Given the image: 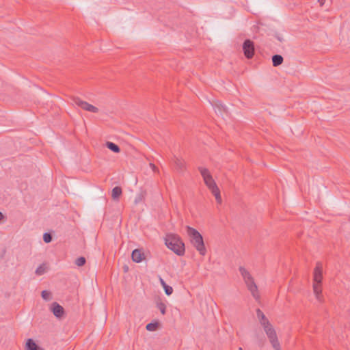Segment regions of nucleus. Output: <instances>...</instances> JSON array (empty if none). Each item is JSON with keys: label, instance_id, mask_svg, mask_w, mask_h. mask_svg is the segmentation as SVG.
Wrapping results in <instances>:
<instances>
[{"label": "nucleus", "instance_id": "obj_1", "mask_svg": "<svg viewBox=\"0 0 350 350\" xmlns=\"http://www.w3.org/2000/svg\"><path fill=\"white\" fill-rule=\"evenodd\" d=\"M198 170L203 178L204 184L215 196L217 202L218 204H221V198L220 195V191L215 181L213 178L210 171L207 168L203 167H198Z\"/></svg>", "mask_w": 350, "mask_h": 350}, {"label": "nucleus", "instance_id": "obj_2", "mask_svg": "<svg viewBox=\"0 0 350 350\" xmlns=\"http://www.w3.org/2000/svg\"><path fill=\"white\" fill-rule=\"evenodd\" d=\"M323 280V265L318 262L313 273V293L317 300L322 303L323 301V296L322 295L321 282Z\"/></svg>", "mask_w": 350, "mask_h": 350}, {"label": "nucleus", "instance_id": "obj_3", "mask_svg": "<svg viewBox=\"0 0 350 350\" xmlns=\"http://www.w3.org/2000/svg\"><path fill=\"white\" fill-rule=\"evenodd\" d=\"M165 244L167 247L178 256H183L185 252V243L176 234H167L165 237Z\"/></svg>", "mask_w": 350, "mask_h": 350}, {"label": "nucleus", "instance_id": "obj_4", "mask_svg": "<svg viewBox=\"0 0 350 350\" xmlns=\"http://www.w3.org/2000/svg\"><path fill=\"white\" fill-rule=\"evenodd\" d=\"M239 271L240 272L241 275L243 278V280L247 288V289L250 291L252 295L256 300H259L260 295L258 290V286L254 282V279L252 277L250 272L245 269L244 267H239Z\"/></svg>", "mask_w": 350, "mask_h": 350}, {"label": "nucleus", "instance_id": "obj_5", "mask_svg": "<svg viewBox=\"0 0 350 350\" xmlns=\"http://www.w3.org/2000/svg\"><path fill=\"white\" fill-rule=\"evenodd\" d=\"M187 233L190 237L191 242L193 247L199 252L200 255L204 256L206 253V249L204 243L203 238L200 232L196 229L187 226Z\"/></svg>", "mask_w": 350, "mask_h": 350}, {"label": "nucleus", "instance_id": "obj_6", "mask_svg": "<svg viewBox=\"0 0 350 350\" xmlns=\"http://www.w3.org/2000/svg\"><path fill=\"white\" fill-rule=\"evenodd\" d=\"M263 329L273 348L275 350H281L280 344L279 342L276 332L273 328V325H271L267 326L265 327H263Z\"/></svg>", "mask_w": 350, "mask_h": 350}, {"label": "nucleus", "instance_id": "obj_7", "mask_svg": "<svg viewBox=\"0 0 350 350\" xmlns=\"http://www.w3.org/2000/svg\"><path fill=\"white\" fill-rule=\"evenodd\" d=\"M72 104L77 105L78 107H81V109L90 111L92 113H97L98 112V109L92 105L87 103L86 101L82 100L81 98L78 97H72Z\"/></svg>", "mask_w": 350, "mask_h": 350}, {"label": "nucleus", "instance_id": "obj_8", "mask_svg": "<svg viewBox=\"0 0 350 350\" xmlns=\"http://www.w3.org/2000/svg\"><path fill=\"white\" fill-rule=\"evenodd\" d=\"M243 51L245 56L247 59H251L254 55V42L247 39L245 40L243 44Z\"/></svg>", "mask_w": 350, "mask_h": 350}, {"label": "nucleus", "instance_id": "obj_9", "mask_svg": "<svg viewBox=\"0 0 350 350\" xmlns=\"http://www.w3.org/2000/svg\"><path fill=\"white\" fill-rule=\"evenodd\" d=\"M51 310L57 318H62L64 314V308L57 302L51 304Z\"/></svg>", "mask_w": 350, "mask_h": 350}, {"label": "nucleus", "instance_id": "obj_10", "mask_svg": "<svg viewBox=\"0 0 350 350\" xmlns=\"http://www.w3.org/2000/svg\"><path fill=\"white\" fill-rule=\"evenodd\" d=\"M131 258L134 262L139 263L145 259V255L142 250L135 249L132 252Z\"/></svg>", "mask_w": 350, "mask_h": 350}, {"label": "nucleus", "instance_id": "obj_11", "mask_svg": "<svg viewBox=\"0 0 350 350\" xmlns=\"http://www.w3.org/2000/svg\"><path fill=\"white\" fill-rule=\"evenodd\" d=\"M256 316L262 327H265L271 325L268 319L260 309L256 310Z\"/></svg>", "mask_w": 350, "mask_h": 350}, {"label": "nucleus", "instance_id": "obj_12", "mask_svg": "<svg viewBox=\"0 0 350 350\" xmlns=\"http://www.w3.org/2000/svg\"><path fill=\"white\" fill-rule=\"evenodd\" d=\"M256 316L262 327H265L271 325L268 319L260 309L256 310Z\"/></svg>", "mask_w": 350, "mask_h": 350}, {"label": "nucleus", "instance_id": "obj_13", "mask_svg": "<svg viewBox=\"0 0 350 350\" xmlns=\"http://www.w3.org/2000/svg\"><path fill=\"white\" fill-rule=\"evenodd\" d=\"M25 350H44L39 347L36 342L31 338L28 339L25 345Z\"/></svg>", "mask_w": 350, "mask_h": 350}, {"label": "nucleus", "instance_id": "obj_14", "mask_svg": "<svg viewBox=\"0 0 350 350\" xmlns=\"http://www.w3.org/2000/svg\"><path fill=\"white\" fill-rule=\"evenodd\" d=\"M283 57L280 55H274L272 57V63L273 66H278L283 62Z\"/></svg>", "mask_w": 350, "mask_h": 350}, {"label": "nucleus", "instance_id": "obj_15", "mask_svg": "<svg viewBox=\"0 0 350 350\" xmlns=\"http://www.w3.org/2000/svg\"><path fill=\"white\" fill-rule=\"evenodd\" d=\"M174 163L178 170L183 171L185 169V163L183 160L176 157L174 159Z\"/></svg>", "mask_w": 350, "mask_h": 350}, {"label": "nucleus", "instance_id": "obj_16", "mask_svg": "<svg viewBox=\"0 0 350 350\" xmlns=\"http://www.w3.org/2000/svg\"><path fill=\"white\" fill-rule=\"evenodd\" d=\"M106 146L113 152L118 153L120 152V147L113 142H107L106 143Z\"/></svg>", "mask_w": 350, "mask_h": 350}, {"label": "nucleus", "instance_id": "obj_17", "mask_svg": "<svg viewBox=\"0 0 350 350\" xmlns=\"http://www.w3.org/2000/svg\"><path fill=\"white\" fill-rule=\"evenodd\" d=\"M213 106L214 107L215 113H221L223 111H226L225 107L219 102L215 103L214 105H213Z\"/></svg>", "mask_w": 350, "mask_h": 350}, {"label": "nucleus", "instance_id": "obj_18", "mask_svg": "<svg viewBox=\"0 0 350 350\" xmlns=\"http://www.w3.org/2000/svg\"><path fill=\"white\" fill-rule=\"evenodd\" d=\"M146 195V191H142L135 197V204H138L139 202H143L144 200V199H145Z\"/></svg>", "mask_w": 350, "mask_h": 350}, {"label": "nucleus", "instance_id": "obj_19", "mask_svg": "<svg viewBox=\"0 0 350 350\" xmlns=\"http://www.w3.org/2000/svg\"><path fill=\"white\" fill-rule=\"evenodd\" d=\"M122 194V189L120 187H115L112 189V198L114 199L118 198Z\"/></svg>", "mask_w": 350, "mask_h": 350}, {"label": "nucleus", "instance_id": "obj_20", "mask_svg": "<svg viewBox=\"0 0 350 350\" xmlns=\"http://www.w3.org/2000/svg\"><path fill=\"white\" fill-rule=\"evenodd\" d=\"M159 323L158 322L150 323L147 324L146 328L148 331L154 332L157 329V328L159 327Z\"/></svg>", "mask_w": 350, "mask_h": 350}, {"label": "nucleus", "instance_id": "obj_21", "mask_svg": "<svg viewBox=\"0 0 350 350\" xmlns=\"http://www.w3.org/2000/svg\"><path fill=\"white\" fill-rule=\"evenodd\" d=\"M86 260L84 257L81 256L79 258H77L75 260V265L78 267H81L85 264Z\"/></svg>", "mask_w": 350, "mask_h": 350}, {"label": "nucleus", "instance_id": "obj_22", "mask_svg": "<svg viewBox=\"0 0 350 350\" xmlns=\"http://www.w3.org/2000/svg\"><path fill=\"white\" fill-rule=\"evenodd\" d=\"M46 268L44 265H40L36 270V274L41 275L45 273Z\"/></svg>", "mask_w": 350, "mask_h": 350}, {"label": "nucleus", "instance_id": "obj_23", "mask_svg": "<svg viewBox=\"0 0 350 350\" xmlns=\"http://www.w3.org/2000/svg\"><path fill=\"white\" fill-rule=\"evenodd\" d=\"M157 308L162 314H165L166 312V306L164 303L160 302L157 304Z\"/></svg>", "mask_w": 350, "mask_h": 350}, {"label": "nucleus", "instance_id": "obj_24", "mask_svg": "<svg viewBox=\"0 0 350 350\" xmlns=\"http://www.w3.org/2000/svg\"><path fill=\"white\" fill-rule=\"evenodd\" d=\"M41 295H42V297L44 300L48 301V300L51 299V293L49 291H42V293H41Z\"/></svg>", "mask_w": 350, "mask_h": 350}, {"label": "nucleus", "instance_id": "obj_25", "mask_svg": "<svg viewBox=\"0 0 350 350\" xmlns=\"http://www.w3.org/2000/svg\"><path fill=\"white\" fill-rule=\"evenodd\" d=\"M164 291H165V293L167 295H170L172 294L173 293V288L172 286H168L167 284L163 286Z\"/></svg>", "mask_w": 350, "mask_h": 350}, {"label": "nucleus", "instance_id": "obj_26", "mask_svg": "<svg viewBox=\"0 0 350 350\" xmlns=\"http://www.w3.org/2000/svg\"><path fill=\"white\" fill-rule=\"evenodd\" d=\"M43 240L45 243H49L52 241V236L50 233L45 232L43 235Z\"/></svg>", "mask_w": 350, "mask_h": 350}, {"label": "nucleus", "instance_id": "obj_27", "mask_svg": "<svg viewBox=\"0 0 350 350\" xmlns=\"http://www.w3.org/2000/svg\"><path fill=\"white\" fill-rule=\"evenodd\" d=\"M149 166L150 167V168L154 171V172H157L158 171V168L156 167V165L152 163H150L149 164Z\"/></svg>", "mask_w": 350, "mask_h": 350}, {"label": "nucleus", "instance_id": "obj_28", "mask_svg": "<svg viewBox=\"0 0 350 350\" xmlns=\"http://www.w3.org/2000/svg\"><path fill=\"white\" fill-rule=\"evenodd\" d=\"M159 280L160 284L162 286H163L166 284L165 282L163 280V279L161 276H159Z\"/></svg>", "mask_w": 350, "mask_h": 350}, {"label": "nucleus", "instance_id": "obj_29", "mask_svg": "<svg viewBox=\"0 0 350 350\" xmlns=\"http://www.w3.org/2000/svg\"><path fill=\"white\" fill-rule=\"evenodd\" d=\"M318 2L319 3L321 6H323L325 2V0H318Z\"/></svg>", "mask_w": 350, "mask_h": 350}, {"label": "nucleus", "instance_id": "obj_30", "mask_svg": "<svg viewBox=\"0 0 350 350\" xmlns=\"http://www.w3.org/2000/svg\"><path fill=\"white\" fill-rule=\"evenodd\" d=\"M0 219H4V215L1 212H0Z\"/></svg>", "mask_w": 350, "mask_h": 350}, {"label": "nucleus", "instance_id": "obj_31", "mask_svg": "<svg viewBox=\"0 0 350 350\" xmlns=\"http://www.w3.org/2000/svg\"><path fill=\"white\" fill-rule=\"evenodd\" d=\"M239 350H243V349L241 347H239Z\"/></svg>", "mask_w": 350, "mask_h": 350}]
</instances>
